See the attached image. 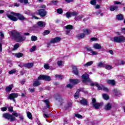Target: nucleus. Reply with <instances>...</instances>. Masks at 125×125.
Listing matches in <instances>:
<instances>
[{"label": "nucleus", "mask_w": 125, "mask_h": 125, "mask_svg": "<svg viewBox=\"0 0 125 125\" xmlns=\"http://www.w3.org/2000/svg\"><path fill=\"white\" fill-rule=\"evenodd\" d=\"M11 15H8V14H6L7 17L11 20L12 21H14V22H16V21H18L20 20L21 21H24V20H26V18L24 17V16L19 13H15L14 12H11Z\"/></svg>", "instance_id": "obj_1"}, {"label": "nucleus", "mask_w": 125, "mask_h": 125, "mask_svg": "<svg viewBox=\"0 0 125 125\" xmlns=\"http://www.w3.org/2000/svg\"><path fill=\"white\" fill-rule=\"evenodd\" d=\"M11 37H12L17 42H22L26 41V37L21 36L20 32H19L17 30H14L11 31Z\"/></svg>", "instance_id": "obj_2"}, {"label": "nucleus", "mask_w": 125, "mask_h": 125, "mask_svg": "<svg viewBox=\"0 0 125 125\" xmlns=\"http://www.w3.org/2000/svg\"><path fill=\"white\" fill-rule=\"evenodd\" d=\"M18 116H19V114L17 112L13 113L12 115L9 114V113H5L2 114L3 118L8 121H10V122H15V121H16L15 117H17Z\"/></svg>", "instance_id": "obj_3"}, {"label": "nucleus", "mask_w": 125, "mask_h": 125, "mask_svg": "<svg viewBox=\"0 0 125 125\" xmlns=\"http://www.w3.org/2000/svg\"><path fill=\"white\" fill-rule=\"evenodd\" d=\"M113 42H117V43H120V42H125V37L124 36V35L114 37L113 38Z\"/></svg>", "instance_id": "obj_4"}, {"label": "nucleus", "mask_w": 125, "mask_h": 125, "mask_svg": "<svg viewBox=\"0 0 125 125\" xmlns=\"http://www.w3.org/2000/svg\"><path fill=\"white\" fill-rule=\"evenodd\" d=\"M39 81H45V82H50L51 78L48 75H40L37 78Z\"/></svg>", "instance_id": "obj_5"}, {"label": "nucleus", "mask_w": 125, "mask_h": 125, "mask_svg": "<svg viewBox=\"0 0 125 125\" xmlns=\"http://www.w3.org/2000/svg\"><path fill=\"white\" fill-rule=\"evenodd\" d=\"M82 78L83 79V83H91V79L89 78V75L86 73L82 76Z\"/></svg>", "instance_id": "obj_6"}, {"label": "nucleus", "mask_w": 125, "mask_h": 125, "mask_svg": "<svg viewBox=\"0 0 125 125\" xmlns=\"http://www.w3.org/2000/svg\"><path fill=\"white\" fill-rule=\"evenodd\" d=\"M79 15V13L78 12H69L68 11L65 13V16L66 18H70V17H72V16H73L74 17H77Z\"/></svg>", "instance_id": "obj_7"}, {"label": "nucleus", "mask_w": 125, "mask_h": 125, "mask_svg": "<svg viewBox=\"0 0 125 125\" xmlns=\"http://www.w3.org/2000/svg\"><path fill=\"white\" fill-rule=\"evenodd\" d=\"M38 14L40 16V17H45L46 15L47 14V12L45 9H39L38 10Z\"/></svg>", "instance_id": "obj_8"}, {"label": "nucleus", "mask_w": 125, "mask_h": 125, "mask_svg": "<svg viewBox=\"0 0 125 125\" xmlns=\"http://www.w3.org/2000/svg\"><path fill=\"white\" fill-rule=\"evenodd\" d=\"M54 98L55 100L58 101L60 103V105H62L63 104V98L62 96L60 95V94L57 93L55 95Z\"/></svg>", "instance_id": "obj_9"}, {"label": "nucleus", "mask_w": 125, "mask_h": 125, "mask_svg": "<svg viewBox=\"0 0 125 125\" xmlns=\"http://www.w3.org/2000/svg\"><path fill=\"white\" fill-rule=\"evenodd\" d=\"M72 73L74 74V75H75V76H77V77L80 76V72L79 71V69H78V67H77V66L75 65L72 66Z\"/></svg>", "instance_id": "obj_10"}, {"label": "nucleus", "mask_w": 125, "mask_h": 125, "mask_svg": "<svg viewBox=\"0 0 125 125\" xmlns=\"http://www.w3.org/2000/svg\"><path fill=\"white\" fill-rule=\"evenodd\" d=\"M62 40L60 37H56L54 39H52L50 41L51 43H57V42H59L60 41Z\"/></svg>", "instance_id": "obj_11"}, {"label": "nucleus", "mask_w": 125, "mask_h": 125, "mask_svg": "<svg viewBox=\"0 0 125 125\" xmlns=\"http://www.w3.org/2000/svg\"><path fill=\"white\" fill-rule=\"evenodd\" d=\"M17 97H18V93H12L9 95L8 97V99L10 100H12V99L17 98Z\"/></svg>", "instance_id": "obj_12"}, {"label": "nucleus", "mask_w": 125, "mask_h": 125, "mask_svg": "<svg viewBox=\"0 0 125 125\" xmlns=\"http://www.w3.org/2000/svg\"><path fill=\"white\" fill-rule=\"evenodd\" d=\"M69 82L73 84H78L81 83V80L78 79H72L69 80Z\"/></svg>", "instance_id": "obj_13"}, {"label": "nucleus", "mask_w": 125, "mask_h": 125, "mask_svg": "<svg viewBox=\"0 0 125 125\" xmlns=\"http://www.w3.org/2000/svg\"><path fill=\"white\" fill-rule=\"evenodd\" d=\"M94 85L95 86H96L97 87H98V90H102V88H103L102 84V87H101V86H100V85H99V83H90L91 86H94Z\"/></svg>", "instance_id": "obj_14"}, {"label": "nucleus", "mask_w": 125, "mask_h": 125, "mask_svg": "<svg viewBox=\"0 0 125 125\" xmlns=\"http://www.w3.org/2000/svg\"><path fill=\"white\" fill-rule=\"evenodd\" d=\"M23 66L24 67V68H27L28 69H30L34 66V63L28 62L27 63H23Z\"/></svg>", "instance_id": "obj_15"}, {"label": "nucleus", "mask_w": 125, "mask_h": 125, "mask_svg": "<svg viewBox=\"0 0 125 125\" xmlns=\"http://www.w3.org/2000/svg\"><path fill=\"white\" fill-rule=\"evenodd\" d=\"M79 103L81 105H83V106H87L88 102H87V100L85 98H83L82 100L80 101Z\"/></svg>", "instance_id": "obj_16"}, {"label": "nucleus", "mask_w": 125, "mask_h": 125, "mask_svg": "<svg viewBox=\"0 0 125 125\" xmlns=\"http://www.w3.org/2000/svg\"><path fill=\"white\" fill-rule=\"evenodd\" d=\"M13 87H14V86L12 84H10L8 86H6L5 88V90H6V92H10V91H11V90H12V88Z\"/></svg>", "instance_id": "obj_17"}, {"label": "nucleus", "mask_w": 125, "mask_h": 125, "mask_svg": "<svg viewBox=\"0 0 125 125\" xmlns=\"http://www.w3.org/2000/svg\"><path fill=\"white\" fill-rule=\"evenodd\" d=\"M104 109L106 111H109L112 109V104L111 103H107L104 106Z\"/></svg>", "instance_id": "obj_18"}, {"label": "nucleus", "mask_w": 125, "mask_h": 125, "mask_svg": "<svg viewBox=\"0 0 125 125\" xmlns=\"http://www.w3.org/2000/svg\"><path fill=\"white\" fill-rule=\"evenodd\" d=\"M80 92H81V90L78 89L76 93L74 95V97L75 99H78V98H80Z\"/></svg>", "instance_id": "obj_19"}, {"label": "nucleus", "mask_w": 125, "mask_h": 125, "mask_svg": "<svg viewBox=\"0 0 125 125\" xmlns=\"http://www.w3.org/2000/svg\"><path fill=\"white\" fill-rule=\"evenodd\" d=\"M93 47L95 49H101L102 48V46L101 45L99 44L98 43H96L93 44Z\"/></svg>", "instance_id": "obj_20"}, {"label": "nucleus", "mask_w": 125, "mask_h": 125, "mask_svg": "<svg viewBox=\"0 0 125 125\" xmlns=\"http://www.w3.org/2000/svg\"><path fill=\"white\" fill-rule=\"evenodd\" d=\"M106 83L108 84H111V85H115L116 84V82L114 80H107Z\"/></svg>", "instance_id": "obj_21"}, {"label": "nucleus", "mask_w": 125, "mask_h": 125, "mask_svg": "<svg viewBox=\"0 0 125 125\" xmlns=\"http://www.w3.org/2000/svg\"><path fill=\"white\" fill-rule=\"evenodd\" d=\"M41 82H40V81H39V80H38V79H37L33 83V86L34 87L39 86V85H41Z\"/></svg>", "instance_id": "obj_22"}, {"label": "nucleus", "mask_w": 125, "mask_h": 125, "mask_svg": "<svg viewBox=\"0 0 125 125\" xmlns=\"http://www.w3.org/2000/svg\"><path fill=\"white\" fill-rule=\"evenodd\" d=\"M37 25L39 26V27H41V28L42 27H45V23H44L42 21H39L37 22Z\"/></svg>", "instance_id": "obj_23"}, {"label": "nucleus", "mask_w": 125, "mask_h": 125, "mask_svg": "<svg viewBox=\"0 0 125 125\" xmlns=\"http://www.w3.org/2000/svg\"><path fill=\"white\" fill-rule=\"evenodd\" d=\"M42 102H44L46 104V106L47 108H50V105H49V99H46L45 100H43Z\"/></svg>", "instance_id": "obj_24"}, {"label": "nucleus", "mask_w": 125, "mask_h": 125, "mask_svg": "<svg viewBox=\"0 0 125 125\" xmlns=\"http://www.w3.org/2000/svg\"><path fill=\"white\" fill-rule=\"evenodd\" d=\"M116 19L117 20L121 21L122 20H124V16L122 14H119L117 15Z\"/></svg>", "instance_id": "obj_25"}, {"label": "nucleus", "mask_w": 125, "mask_h": 125, "mask_svg": "<svg viewBox=\"0 0 125 125\" xmlns=\"http://www.w3.org/2000/svg\"><path fill=\"white\" fill-rule=\"evenodd\" d=\"M93 106L94 108H95V109L98 110V109H99L100 107V106H101V104L100 103H96V104H93Z\"/></svg>", "instance_id": "obj_26"}, {"label": "nucleus", "mask_w": 125, "mask_h": 125, "mask_svg": "<svg viewBox=\"0 0 125 125\" xmlns=\"http://www.w3.org/2000/svg\"><path fill=\"white\" fill-rule=\"evenodd\" d=\"M119 7L118 6H110L109 9L111 11H114V10H117Z\"/></svg>", "instance_id": "obj_27"}, {"label": "nucleus", "mask_w": 125, "mask_h": 125, "mask_svg": "<svg viewBox=\"0 0 125 125\" xmlns=\"http://www.w3.org/2000/svg\"><path fill=\"white\" fill-rule=\"evenodd\" d=\"M83 18V15H80L78 16L77 17H75V19L76 21H81V20H82Z\"/></svg>", "instance_id": "obj_28"}, {"label": "nucleus", "mask_w": 125, "mask_h": 125, "mask_svg": "<svg viewBox=\"0 0 125 125\" xmlns=\"http://www.w3.org/2000/svg\"><path fill=\"white\" fill-rule=\"evenodd\" d=\"M15 56L17 58H21V57H23V56H24V54L19 52L15 54Z\"/></svg>", "instance_id": "obj_29"}, {"label": "nucleus", "mask_w": 125, "mask_h": 125, "mask_svg": "<svg viewBox=\"0 0 125 125\" xmlns=\"http://www.w3.org/2000/svg\"><path fill=\"white\" fill-rule=\"evenodd\" d=\"M84 37H85V34H84V33H81L77 36V39H78V40H82V39H83Z\"/></svg>", "instance_id": "obj_30"}, {"label": "nucleus", "mask_w": 125, "mask_h": 125, "mask_svg": "<svg viewBox=\"0 0 125 125\" xmlns=\"http://www.w3.org/2000/svg\"><path fill=\"white\" fill-rule=\"evenodd\" d=\"M104 68L106 70H112L113 69V67L110 64H104Z\"/></svg>", "instance_id": "obj_31"}, {"label": "nucleus", "mask_w": 125, "mask_h": 125, "mask_svg": "<svg viewBox=\"0 0 125 125\" xmlns=\"http://www.w3.org/2000/svg\"><path fill=\"white\" fill-rule=\"evenodd\" d=\"M92 64H93V61L88 62L87 63L84 64V67H88L89 66H91Z\"/></svg>", "instance_id": "obj_32"}, {"label": "nucleus", "mask_w": 125, "mask_h": 125, "mask_svg": "<svg viewBox=\"0 0 125 125\" xmlns=\"http://www.w3.org/2000/svg\"><path fill=\"white\" fill-rule=\"evenodd\" d=\"M65 28L66 30H73V29H74L73 25L71 24H68L65 26Z\"/></svg>", "instance_id": "obj_33"}, {"label": "nucleus", "mask_w": 125, "mask_h": 125, "mask_svg": "<svg viewBox=\"0 0 125 125\" xmlns=\"http://www.w3.org/2000/svg\"><path fill=\"white\" fill-rule=\"evenodd\" d=\"M20 46V45L19 44V43H16L14 46V48H13V51L17 50V49H18V48H19Z\"/></svg>", "instance_id": "obj_34"}, {"label": "nucleus", "mask_w": 125, "mask_h": 125, "mask_svg": "<svg viewBox=\"0 0 125 125\" xmlns=\"http://www.w3.org/2000/svg\"><path fill=\"white\" fill-rule=\"evenodd\" d=\"M27 117L29 119V120H32L33 119V116H32V113L30 112L29 111H28L27 112Z\"/></svg>", "instance_id": "obj_35"}, {"label": "nucleus", "mask_w": 125, "mask_h": 125, "mask_svg": "<svg viewBox=\"0 0 125 125\" xmlns=\"http://www.w3.org/2000/svg\"><path fill=\"white\" fill-rule=\"evenodd\" d=\"M31 40L32 42H36V41H38V37L36 36L32 35L31 37Z\"/></svg>", "instance_id": "obj_36"}, {"label": "nucleus", "mask_w": 125, "mask_h": 125, "mask_svg": "<svg viewBox=\"0 0 125 125\" xmlns=\"http://www.w3.org/2000/svg\"><path fill=\"white\" fill-rule=\"evenodd\" d=\"M72 107V103H68L64 107L65 108L66 110H68L69 108H71Z\"/></svg>", "instance_id": "obj_37"}, {"label": "nucleus", "mask_w": 125, "mask_h": 125, "mask_svg": "<svg viewBox=\"0 0 125 125\" xmlns=\"http://www.w3.org/2000/svg\"><path fill=\"white\" fill-rule=\"evenodd\" d=\"M19 2H20L21 3H25V4H27V3H28L29 0H18Z\"/></svg>", "instance_id": "obj_38"}, {"label": "nucleus", "mask_w": 125, "mask_h": 125, "mask_svg": "<svg viewBox=\"0 0 125 125\" xmlns=\"http://www.w3.org/2000/svg\"><path fill=\"white\" fill-rule=\"evenodd\" d=\"M83 33H84V35H89L90 32H89V30L88 29H86L83 30Z\"/></svg>", "instance_id": "obj_39"}, {"label": "nucleus", "mask_w": 125, "mask_h": 125, "mask_svg": "<svg viewBox=\"0 0 125 125\" xmlns=\"http://www.w3.org/2000/svg\"><path fill=\"white\" fill-rule=\"evenodd\" d=\"M49 34H50V31L46 30L44 31L43 35L46 36L47 35H49Z\"/></svg>", "instance_id": "obj_40"}, {"label": "nucleus", "mask_w": 125, "mask_h": 125, "mask_svg": "<svg viewBox=\"0 0 125 125\" xmlns=\"http://www.w3.org/2000/svg\"><path fill=\"white\" fill-rule=\"evenodd\" d=\"M103 97L105 99V100H108L109 99V96H108L107 94H103Z\"/></svg>", "instance_id": "obj_41"}, {"label": "nucleus", "mask_w": 125, "mask_h": 125, "mask_svg": "<svg viewBox=\"0 0 125 125\" xmlns=\"http://www.w3.org/2000/svg\"><path fill=\"white\" fill-rule=\"evenodd\" d=\"M114 93H115L116 96H118V95H119L120 92L117 89H114L113 90Z\"/></svg>", "instance_id": "obj_42"}, {"label": "nucleus", "mask_w": 125, "mask_h": 125, "mask_svg": "<svg viewBox=\"0 0 125 125\" xmlns=\"http://www.w3.org/2000/svg\"><path fill=\"white\" fill-rule=\"evenodd\" d=\"M57 12L59 13V14H62V13H63V9L62 8H58L57 9Z\"/></svg>", "instance_id": "obj_43"}, {"label": "nucleus", "mask_w": 125, "mask_h": 125, "mask_svg": "<svg viewBox=\"0 0 125 125\" xmlns=\"http://www.w3.org/2000/svg\"><path fill=\"white\" fill-rule=\"evenodd\" d=\"M96 0H91L89 2V3H90V4H92V5H96Z\"/></svg>", "instance_id": "obj_44"}, {"label": "nucleus", "mask_w": 125, "mask_h": 125, "mask_svg": "<svg viewBox=\"0 0 125 125\" xmlns=\"http://www.w3.org/2000/svg\"><path fill=\"white\" fill-rule=\"evenodd\" d=\"M59 1L58 0H53L51 1V4H53L54 5H56L58 3Z\"/></svg>", "instance_id": "obj_45"}, {"label": "nucleus", "mask_w": 125, "mask_h": 125, "mask_svg": "<svg viewBox=\"0 0 125 125\" xmlns=\"http://www.w3.org/2000/svg\"><path fill=\"white\" fill-rule=\"evenodd\" d=\"M55 78H57V79H61V80H62V78H63V76H62V75H57L56 74L55 75Z\"/></svg>", "instance_id": "obj_46"}, {"label": "nucleus", "mask_w": 125, "mask_h": 125, "mask_svg": "<svg viewBox=\"0 0 125 125\" xmlns=\"http://www.w3.org/2000/svg\"><path fill=\"white\" fill-rule=\"evenodd\" d=\"M98 67H105V64H103V63L100 62L98 63Z\"/></svg>", "instance_id": "obj_47"}, {"label": "nucleus", "mask_w": 125, "mask_h": 125, "mask_svg": "<svg viewBox=\"0 0 125 125\" xmlns=\"http://www.w3.org/2000/svg\"><path fill=\"white\" fill-rule=\"evenodd\" d=\"M44 68L45 69V70H48L49 68H50V66L48 65V64H45L44 65Z\"/></svg>", "instance_id": "obj_48"}, {"label": "nucleus", "mask_w": 125, "mask_h": 125, "mask_svg": "<svg viewBox=\"0 0 125 125\" xmlns=\"http://www.w3.org/2000/svg\"><path fill=\"white\" fill-rule=\"evenodd\" d=\"M36 46H32L31 48H30V51L31 52H33V51H35L36 50Z\"/></svg>", "instance_id": "obj_49"}, {"label": "nucleus", "mask_w": 125, "mask_h": 125, "mask_svg": "<svg viewBox=\"0 0 125 125\" xmlns=\"http://www.w3.org/2000/svg\"><path fill=\"white\" fill-rule=\"evenodd\" d=\"M9 112L12 113L13 112V106H10L8 108Z\"/></svg>", "instance_id": "obj_50"}, {"label": "nucleus", "mask_w": 125, "mask_h": 125, "mask_svg": "<svg viewBox=\"0 0 125 125\" xmlns=\"http://www.w3.org/2000/svg\"><path fill=\"white\" fill-rule=\"evenodd\" d=\"M75 117L76 118H78V119H82V118H83V116L81 115V114L79 113L75 114Z\"/></svg>", "instance_id": "obj_51"}, {"label": "nucleus", "mask_w": 125, "mask_h": 125, "mask_svg": "<svg viewBox=\"0 0 125 125\" xmlns=\"http://www.w3.org/2000/svg\"><path fill=\"white\" fill-rule=\"evenodd\" d=\"M102 89L103 90H104V91H109V89H107V87L104 86V85H102Z\"/></svg>", "instance_id": "obj_52"}, {"label": "nucleus", "mask_w": 125, "mask_h": 125, "mask_svg": "<svg viewBox=\"0 0 125 125\" xmlns=\"http://www.w3.org/2000/svg\"><path fill=\"white\" fill-rule=\"evenodd\" d=\"M73 85L71 84L70 83L67 84L66 85V87H67L68 88H70V89H72V88H73Z\"/></svg>", "instance_id": "obj_53"}, {"label": "nucleus", "mask_w": 125, "mask_h": 125, "mask_svg": "<svg viewBox=\"0 0 125 125\" xmlns=\"http://www.w3.org/2000/svg\"><path fill=\"white\" fill-rule=\"evenodd\" d=\"M39 8H41V9H45L46 8V5L43 4V5H41L40 7Z\"/></svg>", "instance_id": "obj_54"}, {"label": "nucleus", "mask_w": 125, "mask_h": 125, "mask_svg": "<svg viewBox=\"0 0 125 125\" xmlns=\"http://www.w3.org/2000/svg\"><path fill=\"white\" fill-rule=\"evenodd\" d=\"M90 41H91L92 42H96V41H98V39L95 37H93L90 38Z\"/></svg>", "instance_id": "obj_55"}, {"label": "nucleus", "mask_w": 125, "mask_h": 125, "mask_svg": "<svg viewBox=\"0 0 125 125\" xmlns=\"http://www.w3.org/2000/svg\"><path fill=\"white\" fill-rule=\"evenodd\" d=\"M85 49H86L87 51H89L90 52H91V51H92V49L91 48V47H85Z\"/></svg>", "instance_id": "obj_56"}, {"label": "nucleus", "mask_w": 125, "mask_h": 125, "mask_svg": "<svg viewBox=\"0 0 125 125\" xmlns=\"http://www.w3.org/2000/svg\"><path fill=\"white\" fill-rule=\"evenodd\" d=\"M19 117L20 119V120L21 121H22V122H23V121H24V117H23V116H21V114H19Z\"/></svg>", "instance_id": "obj_57"}, {"label": "nucleus", "mask_w": 125, "mask_h": 125, "mask_svg": "<svg viewBox=\"0 0 125 125\" xmlns=\"http://www.w3.org/2000/svg\"><path fill=\"white\" fill-rule=\"evenodd\" d=\"M122 34L125 35V28H122L121 29Z\"/></svg>", "instance_id": "obj_58"}, {"label": "nucleus", "mask_w": 125, "mask_h": 125, "mask_svg": "<svg viewBox=\"0 0 125 125\" xmlns=\"http://www.w3.org/2000/svg\"><path fill=\"white\" fill-rule=\"evenodd\" d=\"M1 111H2V112H5V111H7V108L6 107H2Z\"/></svg>", "instance_id": "obj_59"}, {"label": "nucleus", "mask_w": 125, "mask_h": 125, "mask_svg": "<svg viewBox=\"0 0 125 125\" xmlns=\"http://www.w3.org/2000/svg\"><path fill=\"white\" fill-rule=\"evenodd\" d=\"M92 103L93 105L94 104H96V99L95 98H93L92 99Z\"/></svg>", "instance_id": "obj_60"}, {"label": "nucleus", "mask_w": 125, "mask_h": 125, "mask_svg": "<svg viewBox=\"0 0 125 125\" xmlns=\"http://www.w3.org/2000/svg\"><path fill=\"white\" fill-rule=\"evenodd\" d=\"M91 53H92V55H96L98 54L97 52L94 51H92H92L91 52Z\"/></svg>", "instance_id": "obj_61"}, {"label": "nucleus", "mask_w": 125, "mask_h": 125, "mask_svg": "<svg viewBox=\"0 0 125 125\" xmlns=\"http://www.w3.org/2000/svg\"><path fill=\"white\" fill-rule=\"evenodd\" d=\"M57 64L59 66H61V65H62V61H58L57 62Z\"/></svg>", "instance_id": "obj_62"}, {"label": "nucleus", "mask_w": 125, "mask_h": 125, "mask_svg": "<svg viewBox=\"0 0 125 125\" xmlns=\"http://www.w3.org/2000/svg\"><path fill=\"white\" fill-rule=\"evenodd\" d=\"M15 70H11V71H10L9 72V74H10V75H11V74H14V73H15Z\"/></svg>", "instance_id": "obj_63"}, {"label": "nucleus", "mask_w": 125, "mask_h": 125, "mask_svg": "<svg viewBox=\"0 0 125 125\" xmlns=\"http://www.w3.org/2000/svg\"><path fill=\"white\" fill-rule=\"evenodd\" d=\"M29 91H30V92H35V88H29Z\"/></svg>", "instance_id": "obj_64"}]
</instances>
